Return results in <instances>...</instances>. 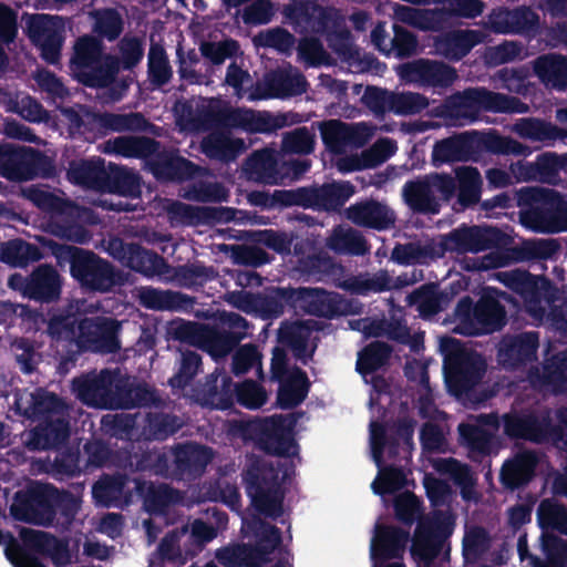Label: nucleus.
Instances as JSON below:
<instances>
[{
	"label": "nucleus",
	"instance_id": "f257e3e1",
	"mask_svg": "<svg viewBox=\"0 0 567 567\" xmlns=\"http://www.w3.org/2000/svg\"><path fill=\"white\" fill-rule=\"evenodd\" d=\"M284 16L285 23L291 25L295 32L323 37L328 47L341 61L352 62L359 59V52L351 42V32L339 9L320 4L292 3L285 7Z\"/></svg>",
	"mask_w": 567,
	"mask_h": 567
},
{
	"label": "nucleus",
	"instance_id": "f03ea898",
	"mask_svg": "<svg viewBox=\"0 0 567 567\" xmlns=\"http://www.w3.org/2000/svg\"><path fill=\"white\" fill-rule=\"evenodd\" d=\"M45 245L58 267L64 269L69 266L70 277L83 292L107 293L121 285V271L93 250L53 239H49Z\"/></svg>",
	"mask_w": 567,
	"mask_h": 567
},
{
	"label": "nucleus",
	"instance_id": "7ed1b4c3",
	"mask_svg": "<svg viewBox=\"0 0 567 567\" xmlns=\"http://www.w3.org/2000/svg\"><path fill=\"white\" fill-rule=\"evenodd\" d=\"M482 152L516 156H526L530 153L528 146L496 131H473L437 141L432 150V164L440 167L446 163L467 162L475 159Z\"/></svg>",
	"mask_w": 567,
	"mask_h": 567
},
{
	"label": "nucleus",
	"instance_id": "20e7f679",
	"mask_svg": "<svg viewBox=\"0 0 567 567\" xmlns=\"http://www.w3.org/2000/svg\"><path fill=\"white\" fill-rule=\"evenodd\" d=\"M288 476L287 468L275 465L265 458L251 454L247 456L241 477L247 495L256 511L269 518L277 519L284 514L285 491L282 482Z\"/></svg>",
	"mask_w": 567,
	"mask_h": 567
},
{
	"label": "nucleus",
	"instance_id": "39448f33",
	"mask_svg": "<svg viewBox=\"0 0 567 567\" xmlns=\"http://www.w3.org/2000/svg\"><path fill=\"white\" fill-rule=\"evenodd\" d=\"M502 300L509 301L511 297L495 287L484 288L475 302L470 296L461 298L454 310L455 332L476 337L502 331L508 323Z\"/></svg>",
	"mask_w": 567,
	"mask_h": 567
},
{
	"label": "nucleus",
	"instance_id": "423d86ee",
	"mask_svg": "<svg viewBox=\"0 0 567 567\" xmlns=\"http://www.w3.org/2000/svg\"><path fill=\"white\" fill-rule=\"evenodd\" d=\"M102 39L83 34L74 44L69 70L74 80L91 89H106L118 75L117 55L106 53Z\"/></svg>",
	"mask_w": 567,
	"mask_h": 567
},
{
	"label": "nucleus",
	"instance_id": "0eeeda50",
	"mask_svg": "<svg viewBox=\"0 0 567 567\" xmlns=\"http://www.w3.org/2000/svg\"><path fill=\"white\" fill-rule=\"evenodd\" d=\"M523 224L545 233L567 230V199L555 189L523 187L516 192Z\"/></svg>",
	"mask_w": 567,
	"mask_h": 567
},
{
	"label": "nucleus",
	"instance_id": "6e6552de",
	"mask_svg": "<svg viewBox=\"0 0 567 567\" xmlns=\"http://www.w3.org/2000/svg\"><path fill=\"white\" fill-rule=\"evenodd\" d=\"M440 347L444 354L443 369L450 392L456 396L467 394L484 378L486 360L453 337H444Z\"/></svg>",
	"mask_w": 567,
	"mask_h": 567
},
{
	"label": "nucleus",
	"instance_id": "1a4fd4ad",
	"mask_svg": "<svg viewBox=\"0 0 567 567\" xmlns=\"http://www.w3.org/2000/svg\"><path fill=\"white\" fill-rule=\"evenodd\" d=\"M476 105L487 112L523 114L529 107L519 97L493 92L486 89L467 90L447 97L434 109V115L455 124L461 118L468 117V110Z\"/></svg>",
	"mask_w": 567,
	"mask_h": 567
},
{
	"label": "nucleus",
	"instance_id": "9d476101",
	"mask_svg": "<svg viewBox=\"0 0 567 567\" xmlns=\"http://www.w3.org/2000/svg\"><path fill=\"white\" fill-rule=\"evenodd\" d=\"M456 195V182L447 173H430L409 179L402 187L408 207L417 214L437 215Z\"/></svg>",
	"mask_w": 567,
	"mask_h": 567
},
{
	"label": "nucleus",
	"instance_id": "9b49d317",
	"mask_svg": "<svg viewBox=\"0 0 567 567\" xmlns=\"http://www.w3.org/2000/svg\"><path fill=\"white\" fill-rule=\"evenodd\" d=\"M280 292L288 307L318 318L336 319L360 310L353 301L323 288L298 287Z\"/></svg>",
	"mask_w": 567,
	"mask_h": 567
},
{
	"label": "nucleus",
	"instance_id": "f8f14e48",
	"mask_svg": "<svg viewBox=\"0 0 567 567\" xmlns=\"http://www.w3.org/2000/svg\"><path fill=\"white\" fill-rule=\"evenodd\" d=\"M205 122L220 130H243L247 133H275L286 125V117L267 111L233 107L228 104L210 106L204 115Z\"/></svg>",
	"mask_w": 567,
	"mask_h": 567
},
{
	"label": "nucleus",
	"instance_id": "ddd939ff",
	"mask_svg": "<svg viewBox=\"0 0 567 567\" xmlns=\"http://www.w3.org/2000/svg\"><path fill=\"white\" fill-rule=\"evenodd\" d=\"M496 278L520 297L526 311L534 317H543L546 308L557 298V289L546 276L533 275L523 269H512L497 272Z\"/></svg>",
	"mask_w": 567,
	"mask_h": 567
},
{
	"label": "nucleus",
	"instance_id": "4468645a",
	"mask_svg": "<svg viewBox=\"0 0 567 567\" xmlns=\"http://www.w3.org/2000/svg\"><path fill=\"white\" fill-rule=\"evenodd\" d=\"M434 513L431 518L420 519L414 530L410 553L416 567H432L453 533L454 522L447 512Z\"/></svg>",
	"mask_w": 567,
	"mask_h": 567
},
{
	"label": "nucleus",
	"instance_id": "2eb2a0df",
	"mask_svg": "<svg viewBox=\"0 0 567 567\" xmlns=\"http://www.w3.org/2000/svg\"><path fill=\"white\" fill-rule=\"evenodd\" d=\"M55 486L32 481L24 488L16 492L10 513L19 522L51 526L54 522L53 499Z\"/></svg>",
	"mask_w": 567,
	"mask_h": 567
},
{
	"label": "nucleus",
	"instance_id": "dca6fc26",
	"mask_svg": "<svg viewBox=\"0 0 567 567\" xmlns=\"http://www.w3.org/2000/svg\"><path fill=\"white\" fill-rule=\"evenodd\" d=\"M121 328V322L110 317L95 316L81 319L76 338L78 350L68 355L63 362L74 363L81 351L102 354L116 353L121 349L118 339Z\"/></svg>",
	"mask_w": 567,
	"mask_h": 567
},
{
	"label": "nucleus",
	"instance_id": "f3484780",
	"mask_svg": "<svg viewBox=\"0 0 567 567\" xmlns=\"http://www.w3.org/2000/svg\"><path fill=\"white\" fill-rule=\"evenodd\" d=\"M28 35L41 51V58L49 64H58L64 42V24L59 17L35 13L27 23Z\"/></svg>",
	"mask_w": 567,
	"mask_h": 567
},
{
	"label": "nucleus",
	"instance_id": "a211bd4d",
	"mask_svg": "<svg viewBox=\"0 0 567 567\" xmlns=\"http://www.w3.org/2000/svg\"><path fill=\"white\" fill-rule=\"evenodd\" d=\"M539 333L524 331L505 334L497 346L496 360L506 371H519L537 360Z\"/></svg>",
	"mask_w": 567,
	"mask_h": 567
},
{
	"label": "nucleus",
	"instance_id": "6ab92c4d",
	"mask_svg": "<svg viewBox=\"0 0 567 567\" xmlns=\"http://www.w3.org/2000/svg\"><path fill=\"white\" fill-rule=\"evenodd\" d=\"M234 381L225 372L216 370L197 381L190 390V398L203 408L227 410L234 405Z\"/></svg>",
	"mask_w": 567,
	"mask_h": 567
},
{
	"label": "nucleus",
	"instance_id": "aec40b11",
	"mask_svg": "<svg viewBox=\"0 0 567 567\" xmlns=\"http://www.w3.org/2000/svg\"><path fill=\"white\" fill-rule=\"evenodd\" d=\"M410 534L401 527L381 525L378 526L377 535L372 540L370 555L373 567H405L403 563H385L388 559L401 558Z\"/></svg>",
	"mask_w": 567,
	"mask_h": 567
},
{
	"label": "nucleus",
	"instance_id": "412c9836",
	"mask_svg": "<svg viewBox=\"0 0 567 567\" xmlns=\"http://www.w3.org/2000/svg\"><path fill=\"white\" fill-rule=\"evenodd\" d=\"M43 158L40 151L31 147H1L0 173L9 181H31L38 175L39 165Z\"/></svg>",
	"mask_w": 567,
	"mask_h": 567
},
{
	"label": "nucleus",
	"instance_id": "4be33fe9",
	"mask_svg": "<svg viewBox=\"0 0 567 567\" xmlns=\"http://www.w3.org/2000/svg\"><path fill=\"white\" fill-rule=\"evenodd\" d=\"M527 380L534 389L567 393V349L546 358L540 367H530Z\"/></svg>",
	"mask_w": 567,
	"mask_h": 567
},
{
	"label": "nucleus",
	"instance_id": "5701e85b",
	"mask_svg": "<svg viewBox=\"0 0 567 567\" xmlns=\"http://www.w3.org/2000/svg\"><path fill=\"white\" fill-rule=\"evenodd\" d=\"M400 75L408 82L442 89L451 86L457 79L453 66L422 58L402 64Z\"/></svg>",
	"mask_w": 567,
	"mask_h": 567
},
{
	"label": "nucleus",
	"instance_id": "b1692460",
	"mask_svg": "<svg viewBox=\"0 0 567 567\" xmlns=\"http://www.w3.org/2000/svg\"><path fill=\"white\" fill-rule=\"evenodd\" d=\"M346 218L352 224L378 231L391 229L396 215L386 204L373 198H365L346 209Z\"/></svg>",
	"mask_w": 567,
	"mask_h": 567
},
{
	"label": "nucleus",
	"instance_id": "393cba45",
	"mask_svg": "<svg viewBox=\"0 0 567 567\" xmlns=\"http://www.w3.org/2000/svg\"><path fill=\"white\" fill-rule=\"evenodd\" d=\"M153 175L165 182H185L196 176L198 166L177 154L176 151L159 150L147 161Z\"/></svg>",
	"mask_w": 567,
	"mask_h": 567
},
{
	"label": "nucleus",
	"instance_id": "a878e982",
	"mask_svg": "<svg viewBox=\"0 0 567 567\" xmlns=\"http://www.w3.org/2000/svg\"><path fill=\"white\" fill-rule=\"evenodd\" d=\"M172 452L174 466L171 477L177 480L202 475L213 456L210 447L195 443L177 444Z\"/></svg>",
	"mask_w": 567,
	"mask_h": 567
},
{
	"label": "nucleus",
	"instance_id": "bb28decb",
	"mask_svg": "<svg viewBox=\"0 0 567 567\" xmlns=\"http://www.w3.org/2000/svg\"><path fill=\"white\" fill-rule=\"evenodd\" d=\"M114 371L103 369L99 374L89 373L72 381V390L76 398L87 406L107 409L109 393Z\"/></svg>",
	"mask_w": 567,
	"mask_h": 567
},
{
	"label": "nucleus",
	"instance_id": "cd10ccee",
	"mask_svg": "<svg viewBox=\"0 0 567 567\" xmlns=\"http://www.w3.org/2000/svg\"><path fill=\"white\" fill-rule=\"evenodd\" d=\"M549 415L506 413L503 415L504 434L509 439L543 443L548 440Z\"/></svg>",
	"mask_w": 567,
	"mask_h": 567
},
{
	"label": "nucleus",
	"instance_id": "c85d7f7f",
	"mask_svg": "<svg viewBox=\"0 0 567 567\" xmlns=\"http://www.w3.org/2000/svg\"><path fill=\"white\" fill-rule=\"evenodd\" d=\"M256 444L266 454L279 457L293 456L298 449L295 439L285 430L281 420L275 417L261 424Z\"/></svg>",
	"mask_w": 567,
	"mask_h": 567
},
{
	"label": "nucleus",
	"instance_id": "c756f323",
	"mask_svg": "<svg viewBox=\"0 0 567 567\" xmlns=\"http://www.w3.org/2000/svg\"><path fill=\"white\" fill-rule=\"evenodd\" d=\"M63 278L51 265L41 264L30 274L29 299L40 303H53L61 298Z\"/></svg>",
	"mask_w": 567,
	"mask_h": 567
},
{
	"label": "nucleus",
	"instance_id": "7c9ffc66",
	"mask_svg": "<svg viewBox=\"0 0 567 567\" xmlns=\"http://www.w3.org/2000/svg\"><path fill=\"white\" fill-rule=\"evenodd\" d=\"M538 457L534 451L518 452L504 462L499 481L502 485L511 491L526 486L535 476Z\"/></svg>",
	"mask_w": 567,
	"mask_h": 567
},
{
	"label": "nucleus",
	"instance_id": "2f4dec72",
	"mask_svg": "<svg viewBox=\"0 0 567 567\" xmlns=\"http://www.w3.org/2000/svg\"><path fill=\"white\" fill-rule=\"evenodd\" d=\"M560 250V244L556 239L525 240L519 246L506 249L499 256L497 267H504L512 262L547 260L554 258Z\"/></svg>",
	"mask_w": 567,
	"mask_h": 567
},
{
	"label": "nucleus",
	"instance_id": "473e14b6",
	"mask_svg": "<svg viewBox=\"0 0 567 567\" xmlns=\"http://www.w3.org/2000/svg\"><path fill=\"white\" fill-rule=\"evenodd\" d=\"M70 437V423L65 417L43 421L29 435L28 447L33 451L59 449Z\"/></svg>",
	"mask_w": 567,
	"mask_h": 567
},
{
	"label": "nucleus",
	"instance_id": "72a5a7b5",
	"mask_svg": "<svg viewBox=\"0 0 567 567\" xmlns=\"http://www.w3.org/2000/svg\"><path fill=\"white\" fill-rule=\"evenodd\" d=\"M296 269L302 276L315 281L332 282L338 276L344 275V267L334 261L327 252L319 250L303 256L296 261Z\"/></svg>",
	"mask_w": 567,
	"mask_h": 567
},
{
	"label": "nucleus",
	"instance_id": "f704fd0d",
	"mask_svg": "<svg viewBox=\"0 0 567 567\" xmlns=\"http://www.w3.org/2000/svg\"><path fill=\"white\" fill-rule=\"evenodd\" d=\"M136 493L143 498V506L151 515L165 514L168 507L179 499L177 489L168 484H154L144 480H135Z\"/></svg>",
	"mask_w": 567,
	"mask_h": 567
},
{
	"label": "nucleus",
	"instance_id": "c9c22d12",
	"mask_svg": "<svg viewBox=\"0 0 567 567\" xmlns=\"http://www.w3.org/2000/svg\"><path fill=\"white\" fill-rule=\"evenodd\" d=\"M480 43V32L472 29L449 31L435 40L436 51L449 61L457 62Z\"/></svg>",
	"mask_w": 567,
	"mask_h": 567
},
{
	"label": "nucleus",
	"instance_id": "e433bc0d",
	"mask_svg": "<svg viewBox=\"0 0 567 567\" xmlns=\"http://www.w3.org/2000/svg\"><path fill=\"white\" fill-rule=\"evenodd\" d=\"M307 80L300 72L286 69H277L266 74V96L286 99L301 95L307 90Z\"/></svg>",
	"mask_w": 567,
	"mask_h": 567
},
{
	"label": "nucleus",
	"instance_id": "4c0bfd02",
	"mask_svg": "<svg viewBox=\"0 0 567 567\" xmlns=\"http://www.w3.org/2000/svg\"><path fill=\"white\" fill-rule=\"evenodd\" d=\"M23 544L33 551L48 556L52 561L62 566L69 561L68 544L47 532L24 529Z\"/></svg>",
	"mask_w": 567,
	"mask_h": 567
},
{
	"label": "nucleus",
	"instance_id": "58836bf2",
	"mask_svg": "<svg viewBox=\"0 0 567 567\" xmlns=\"http://www.w3.org/2000/svg\"><path fill=\"white\" fill-rule=\"evenodd\" d=\"M514 132L522 138L550 144L566 141L567 130L537 117H523L516 121Z\"/></svg>",
	"mask_w": 567,
	"mask_h": 567
},
{
	"label": "nucleus",
	"instance_id": "ea45409f",
	"mask_svg": "<svg viewBox=\"0 0 567 567\" xmlns=\"http://www.w3.org/2000/svg\"><path fill=\"white\" fill-rule=\"evenodd\" d=\"M310 383L307 373L295 367L288 378L279 381L277 405L281 410H291L300 405L308 395Z\"/></svg>",
	"mask_w": 567,
	"mask_h": 567
},
{
	"label": "nucleus",
	"instance_id": "a19ab883",
	"mask_svg": "<svg viewBox=\"0 0 567 567\" xmlns=\"http://www.w3.org/2000/svg\"><path fill=\"white\" fill-rule=\"evenodd\" d=\"M313 187V209L339 212L355 193L350 182L324 183Z\"/></svg>",
	"mask_w": 567,
	"mask_h": 567
},
{
	"label": "nucleus",
	"instance_id": "79ce46f5",
	"mask_svg": "<svg viewBox=\"0 0 567 567\" xmlns=\"http://www.w3.org/2000/svg\"><path fill=\"white\" fill-rule=\"evenodd\" d=\"M161 148V143L147 136H117L109 140L105 151L126 158L150 159Z\"/></svg>",
	"mask_w": 567,
	"mask_h": 567
},
{
	"label": "nucleus",
	"instance_id": "37998d69",
	"mask_svg": "<svg viewBox=\"0 0 567 567\" xmlns=\"http://www.w3.org/2000/svg\"><path fill=\"white\" fill-rule=\"evenodd\" d=\"M258 529H255L257 542L254 546H248L250 551V565L261 566L271 560V555L282 544L281 530L262 520L255 522Z\"/></svg>",
	"mask_w": 567,
	"mask_h": 567
},
{
	"label": "nucleus",
	"instance_id": "c03bdc74",
	"mask_svg": "<svg viewBox=\"0 0 567 567\" xmlns=\"http://www.w3.org/2000/svg\"><path fill=\"white\" fill-rule=\"evenodd\" d=\"M140 301L146 308L157 311H179L190 307L193 298L173 290H161L147 287L141 290Z\"/></svg>",
	"mask_w": 567,
	"mask_h": 567
},
{
	"label": "nucleus",
	"instance_id": "a18cd8bd",
	"mask_svg": "<svg viewBox=\"0 0 567 567\" xmlns=\"http://www.w3.org/2000/svg\"><path fill=\"white\" fill-rule=\"evenodd\" d=\"M334 286L352 295L368 296L371 292H383L391 289V279L386 271L373 276L369 274L350 275L347 278L338 276Z\"/></svg>",
	"mask_w": 567,
	"mask_h": 567
},
{
	"label": "nucleus",
	"instance_id": "49530a36",
	"mask_svg": "<svg viewBox=\"0 0 567 567\" xmlns=\"http://www.w3.org/2000/svg\"><path fill=\"white\" fill-rule=\"evenodd\" d=\"M457 210L475 206L481 199L482 176L476 167L466 166L455 171Z\"/></svg>",
	"mask_w": 567,
	"mask_h": 567
},
{
	"label": "nucleus",
	"instance_id": "de8ad7c7",
	"mask_svg": "<svg viewBox=\"0 0 567 567\" xmlns=\"http://www.w3.org/2000/svg\"><path fill=\"white\" fill-rule=\"evenodd\" d=\"M312 321H293L281 323L278 330V340L292 351L297 359L303 360L308 354V342L313 331Z\"/></svg>",
	"mask_w": 567,
	"mask_h": 567
},
{
	"label": "nucleus",
	"instance_id": "09e8293b",
	"mask_svg": "<svg viewBox=\"0 0 567 567\" xmlns=\"http://www.w3.org/2000/svg\"><path fill=\"white\" fill-rule=\"evenodd\" d=\"M534 72L546 85L558 90L567 87V56L543 54L534 61Z\"/></svg>",
	"mask_w": 567,
	"mask_h": 567
},
{
	"label": "nucleus",
	"instance_id": "8fccbe9b",
	"mask_svg": "<svg viewBox=\"0 0 567 567\" xmlns=\"http://www.w3.org/2000/svg\"><path fill=\"white\" fill-rule=\"evenodd\" d=\"M440 246L443 251L449 252H481L480 226L463 224L442 236Z\"/></svg>",
	"mask_w": 567,
	"mask_h": 567
},
{
	"label": "nucleus",
	"instance_id": "3c124183",
	"mask_svg": "<svg viewBox=\"0 0 567 567\" xmlns=\"http://www.w3.org/2000/svg\"><path fill=\"white\" fill-rule=\"evenodd\" d=\"M202 150L210 159L230 162L244 150V141L231 138L223 132H215L203 140Z\"/></svg>",
	"mask_w": 567,
	"mask_h": 567
},
{
	"label": "nucleus",
	"instance_id": "603ef678",
	"mask_svg": "<svg viewBox=\"0 0 567 567\" xmlns=\"http://www.w3.org/2000/svg\"><path fill=\"white\" fill-rule=\"evenodd\" d=\"M125 267L146 277H153L165 274L167 262L163 256L135 243Z\"/></svg>",
	"mask_w": 567,
	"mask_h": 567
},
{
	"label": "nucleus",
	"instance_id": "864d4df0",
	"mask_svg": "<svg viewBox=\"0 0 567 567\" xmlns=\"http://www.w3.org/2000/svg\"><path fill=\"white\" fill-rule=\"evenodd\" d=\"M43 258L40 248L22 239H13L0 247V261L12 267H25Z\"/></svg>",
	"mask_w": 567,
	"mask_h": 567
},
{
	"label": "nucleus",
	"instance_id": "5fc2aeb1",
	"mask_svg": "<svg viewBox=\"0 0 567 567\" xmlns=\"http://www.w3.org/2000/svg\"><path fill=\"white\" fill-rule=\"evenodd\" d=\"M391 353L388 343L373 341L359 352L355 370L363 377L374 373L389 362Z\"/></svg>",
	"mask_w": 567,
	"mask_h": 567
},
{
	"label": "nucleus",
	"instance_id": "6e6d98bb",
	"mask_svg": "<svg viewBox=\"0 0 567 567\" xmlns=\"http://www.w3.org/2000/svg\"><path fill=\"white\" fill-rule=\"evenodd\" d=\"M461 442L468 449L472 458L489 456L493 450V435L484 427L471 423L458 425Z\"/></svg>",
	"mask_w": 567,
	"mask_h": 567
},
{
	"label": "nucleus",
	"instance_id": "4d7b16f0",
	"mask_svg": "<svg viewBox=\"0 0 567 567\" xmlns=\"http://www.w3.org/2000/svg\"><path fill=\"white\" fill-rule=\"evenodd\" d=\"M537 522L544 530L567 536V506L554 499H543L537 508Z\"/></svg>",
	"mask_w": 567,
	"mask_h": 567
},
{
	"label": "nucleus",
	"instance_id": "13d9d810",
	"mask_svg": "<svg viewBox=\"0 0 567 567\" xmlns=\"http://www.w3.org/2000/svg\"><path fill=\"white\" fill-rule=\"evenodd\" d=\"M147 76L154 87H162L166 85L173 76V70L166 51L161 44L152 43L150 47L147 56Z\"/></svg>",
	"mask_w": 567,
	"mask_h": 567
},
{
	"label": "nucleus",
	"instance_id": "bf43d9fd",
	"mask_svg": "<svg viewBox=\"0 0 567 567\" xmlns=\"http://www.w3.org/2000/svg\"><path fill=\"white\" fill-rule=\"evenodd\" d=\"M99 126L111 132L141 131L146 124L142 113L116 114L111 112L94 115Z\"/></svg>",
	"mask_w": 567,
	"mask_h": 567
},
{
	"label": "nucleus",
	"instance_id": "052dcab7",
	"mask_svg": "<svg viewBox=\"0 0 567 567\" xmlns=\"http://www.w3.org/2000/svg\"><path fill=\"white\" fill-rule=\"evenodd\" d=\"M106 187L110 193L126 197H138L141 195V176L130 169L116 167L107 174Z\"/></svg>",
	"mask_w": 567,
	"mask_h": 567
},
{
	"label": "nucleus",
	"instance_id": "680f3d73",
	"mask_svg": "<svg viewBox=\"0 0 567 567\" xmlns=\"http://www.w3.org/2000/svg\"><path fill=\"white\" fill-rule=\"evenodd\" d=\"M243 339V333L229 332L226 329H207L204 334V342L208 352L216 358L228 355Z\"/></svg>",
	"mask_w": 567,
	"mask_h": 567
},
{
	"label": "nucleus",
	"instance_id": "e2e57ef3",
	"mask_svg": "<svg viewBox=\"0 0 567 567\" xmlns=\"http://www.w3.org/2000/svg\"><path fill=\"white\" fill-rule=\"evenodd\" d=\"M202 368V355L197 351L187 350L181 353L176 373L168 379L173 389L184 390L198 374Z\"/></svg>",
	"mask_w": 567,
	"mask_h": 567
},
{
	"label": "nucleus",
	"instance_id": "0e129e2a",
	"mask_svg": "<svg viewBox=\"0 0 567 567\" xmlns=\"http://www.w3.org/2000/svg\"><path fill=\"white\" fill-rule=\"evenodd\" d=\"M175 278L183 287H203L206 282L217 276V271L212 266H205L200 261L188 262L175 268Z\"/></svg>",
	"mask_w": 567,
	"mask_h": 567
},
{
	"label": "nucleus",
	"instance_id": "69168bd1",
	"mask_svg": "<svg viewBox=\"0 0 567 567\" xmlns=\"http://www.w3.org/2000/svg\"><path fill=\"white\" fill-rule=\"evenodd\" d=\"M395 518L406 526L419 522L423 513L422 501L412 492L405 491L398 494L393 499Z\"/></svg>",
	"mask_w": 567,
	"mask_h": 567
},
{
	"label": "nucleus",
	"instance_id": "338daca9",
	"mask_svg": "<svg viewBox=\"0 0 567 567\" xmlns=\"http://www.w3.org/2000/svg\"><path fill=\"white\" fill-rule=\"evenodd\" d=\"M93 31L109 41L116 40L123 32V19L114 8H104L93 12Z\"/></svg>",
	"mask_w": 567,
	"mask_h": 567
},
{
	"label": "nucleus",
	"instance_id": "774afa93",
	"mask_svg": "<svg viewBox=\"0 0 567 567\" xmlns=\"http://www.w3.org/2000/svg\"><path fill=\"white\" fill-rule=\"evenodd\" d=\"M126 484L123 475L104 476L93 485V496L97 503L110 507L120 501Z\"/></svg>",
	"mask_w": 567,
	"mask_h": 567
}]
</instances>
